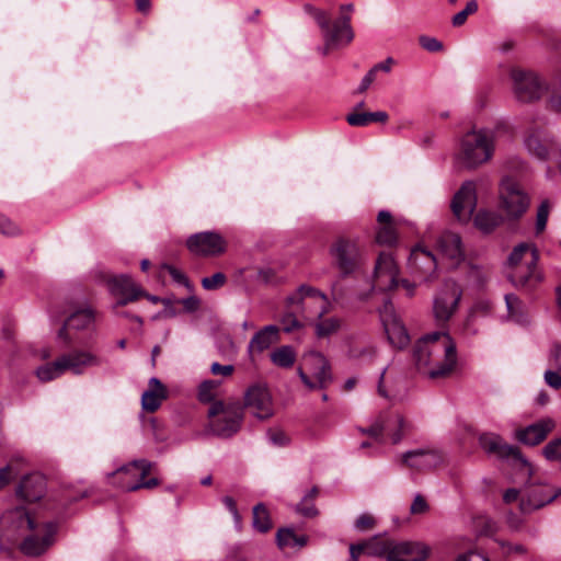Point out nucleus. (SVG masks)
Segmentation results:
<instances>
[{"label": "nucleus", "instance_id": "obj_1", "mask_svg": "<svg viewBox=\"0 0 561 561\" xmlns=\"http://www.w3.org/2000/svg\"><path fill=\"white\" fill-rule=\"evenodd\" d=\"M416 368L432 379L451 375L457 365L456 344L447 332L422 336L413 347Z\"/></svg>", "mask_w": 561, "mask_h": 561}, {"label": "nucleus", "instance_id": "obj_2", "mask_svg": "<svg viewBox=\"0 0 561 561\" xmlns=\"http://www.w3.org/2000/svg\"><path fill=\"white\" fill-rule=\"evenodd\" d=\"M496 129L480 128L466 133L459 146L457 161L468 170L489 162L495 151Z\"/></svg>", "mask_w": 561, "mask_h": 561}, {"label": "nucleus", "instance_id": "obj_3", "mask_svg": "<svg viewBox=\"0 0 561 561\" xmlns=\"http://www.w3.org/2000/svg\"><path fill=\"white\" fill-rule=\"evenodd\" d=\"M304 10L309 14L319 28L323 37V46L318 50L322 56H327L331 50L347 46L354 38V32L351 26L350 18L346 15L331 22L330 14L312 4H305Z\"/></svg>", "mask_w": 561, "mask_h": 561}, {"label": "nucleus", "instance_id": "obj_4", "mask_svg": "<svg viewBox=\"0 0 561 561\" xmlns=\"http://www.w3.org/2000/svg\"><path fill=\"white\" fill-rule=\"evenodd\" d=\"M207 415L211 434L221 438H229L240 431L244 412L240 402L214 401Z\"/></svg>", "mask_w": 561, "mask_h": 561}, {"label": "nucleus", "instance_id": "obj_5", "mask_svg": "<svg viewBox=\"0 0 561 561\" xmlns=\"http://www.w3.org/2000/svg\"><path fill=\"white\" fill-rule=\"evenodd\" d=\"M370 547L375 557H383L387 561H425L431 552L424 542L396 541L381 536L380 541H374Z\"/></svg>", "mask_w": 561, "mask_h": 561}, {"label": "nucleus", "instance_id": "obj_6", "mask_svg": "<svg viewBox=\"0 0 561 561\" xmlns=\"http://www.w3.org/2000/svg\"><path fill=\"white\" fill-rule=\"evenodd\" d=\"M301 381L310 390L324 389L333 380L331 365L327 357L317 351L307 352L298 367Z\"/></svg>", "mask_w": 561, "mask_h": 561}, {"label": "nucleus", "instance_id": "obj_7", "mask_svg": "<svg viewBox=\"0 0 561 561\" xmlns=\"http://www.w3.org/2000/svg\"><path fill=\"white\" fill-rule=\"evenodd\" d=\"M332 265L342 276L355 273L364 263L365 255L356 240L339 237L330 245Z\"/></svg>", "mask_w": 561, "mask_h": 561}, {"label": "nucleus", "instance_id": "obj_8", "mask_svg": "<svg viewBox=\"0 0 561 561\" xmlns=\"http://www.w3.org/2000/svg\"><path fill=\"white\" fill-rule=\"evenodd\" d=\"M58 525L55 522H37L22 537L20 550L27 557H38L45 553L55 541Z\"/></svg>", "mask_w": 561, "mask_h": 561}, {"label": "nucleus", "instance_id": "obj_9", "mask_svg": "<svg viewBox=\"0 0 561 561\" xmlns=\"http://www.w3.org/2000/svg\"><path fill=\"white\" fill-rule=\"evenodd\" d=\"M520 472L526 474L528 478V480L525 483L523 496L519 502V510L522 513L529 514L536 510H539L554 501L561 493L560 490H557L547 483L534 481V467L531 476H528L525 471Z\"/></svg>", "mask_w": 561, "mask_h": 561}, {"label": "nucleus", "instance_id": "obj_10", "mask_svg": "<svg viewBox=\"0 0 561 561\" xmlns=\"http://www.w3.org/2000/svg\"><path fill=\"white\" fill-rule=\"evenodd\" d=\"M35 520L23 506L8 510L0 516V537L10 543H15L27 534Z\"/></svg>", "mask_w": 561, "mask_h": 561}, {"label": "nucleus", "instance_id": "obj_11", "mask_svg": "<svg viewBox=\"0 0 561 561\" xmlns=\"http://www.w3.org/2000/svg\"><path fill=\"white\" fill-rule=\"evenodd\" d=\"M501 208L511 219L520 218L529 207V196L519 183L512 178H505L500 184Z\"/></svg>", "mask_w": 561, "mask_h": 561}, {"label": "nucleus", "instance_id": "obj_12", "mask_svg": "<svg viewBox=\"0 0 561 561\" xmlns=\"http://www.w3.org/2000/svg\"><path fill=\"white\" fill-rule=\"evenodd\" d=\"M479 444L485 453L501 459L511 458L519 471H525L528 476L533 474V465L522 456L517 447L506 444L501 436L484 433L479 437Z\"/></svg>", "mask_w": 561, "mask_h": 561}, {"label": "nucleus", "instance_id": "obj_13", "mask_svg": "<svg viewBox=\"0 0 561 561\" xmlns=\"http://www.w3.org/2000/svg\"><path fill=\"white\" fill-rule=\"evenodd\" d=\"M106 285L111 295L117 298L112 309L118 316H126L118 312L119 307L134 302L141 298V295H145V290L127 274L108 277Z\"/></svg>", "mask_w": 561, "mask_h": 561}, {"label": "nucleus", "instance_id": "obj_14", "mask_svg": "<svg viewBox=\"0 0 561 561\" xmlns=\"http://www.w3.org/2000/svg\"><path fill=\"white\" fill-rule=\"evenodd\" d=\"M410 425L401 414H380L378 419L368 427L363 428L362 433L369 435L376 440L382 443L383 432H389L392 444H398L403 438Z\"/></svg>", "mask_w": 561, "mask_h": 561}, {"label": "nucleus", "instance_id": "obj_15", "mask_svg": "<svg viewBox=\"0 0 561 561\" xmlns=\"http://www.w3.org/2000/svg\"><path fill=\"white\" fill-rule=\"evenodd\" d=\"M462 297L461 287L454 280H446L434 298L433 311L438 322H447L456 312Z\"/></svg>", "mask_w": 561, "mask_h": 561}, {"label": "nucleus", "instance_id": "obj_16", "mask_svg": "<svg viewBox=\"0 0 561 561\" xmlns=\"http://www.w3.org/2000/svg\"><path fill=\"white\" fill-rule=\"evenodd\" d=\"M511 79L515 98L523 103L539 100L543 93V87L538 76L524 69H512Z\"/></svg>", "mask_w": 561, "mask_h": 561}, {"label": "nucleus", "instance_id": "obj_17", "mask_svg": "<svg viewBox=\"0 0 561 561\" xmlns=\"http://www.w3.org/2000/svg\"><path fill=\"white\" fill-rule=\"evenodd\" d=\"M188 251L197 256H219L227 250L226 239L215 231H203L190 236L186 240Z\"/></svg>", "mask_w": 561, "mask_h": 561}, {"label": "nucleus", "instance_id": "obj_18", "mask_svg": "<svg viewBox=\"0 0 561 561\" xmlns=\"http://www.w3.org/2000/svg\"><path fill=\"white\" fill-rule=\"evenodd\" d=\"M244 408L257 420L264 421L272 417L274 407L267 387L262 383L250 386L244 393Z\"/></svg>", "mask_w": 561, "mask_h": 561}, {"label": "nucleus", "instance_id": "obj_19", "mask_svg": "<svg viewBox=\"0 0 561 561\" xmlns=\"http://www.w3.org/2000/svg\"><path fill=\"white\" fill-rule=\"evenodd\" d=\"M379 313L389 342L398 348L407 346L410 340L409 334L399 318L394 314L391 301L386 300Z\"/></svg>", "mask_w": 561, "mask_h": 561}, {"label": "nucleus", "instance_id": "obj_20", "mask_svg": "<svg viewBox=\"0 0 561 561\" xmlns=\"http://www.w3.org/2000/svg\"><path fill=\"white\" fill-rule=\"evenodd\" d=\"M537 261L538 254L534 249L524 266H518L510 272L508 278L515 287L530 289L542 280V275L537 270Z\"/></svg>", "mask_w": 561, "mask_h": 561}, {"label": "nucleus", "instance_id": "obj_21", "mask_svg": "<svg viewBox=\"0 0 561 561\" xmlns=\"http://www.w3.org/2000/svg\"><path fill=\"white\" fill-rule=\"evenodd\" d=\"M477 206L476 185L471 181L465 182L455 194L451 202L454 215L460 221H468Z\"/></svg>", "mask_w": 561, "mask_h": 561}, {"label": "nucleus", "instance_id": "obj_22", "mask_svg": "<svg viewBox=\"0 0 561 561\" xmlns=\"http://www.w3.org/2000/svg\"><path fill=\"white\" fill-rule=\"evenodd\" d=\"M398 267L393 257L380 253L375 266V286L380 290H391L398 286Z\"/></svg>", "mask_w": 561, "mask_h": 561}, {"label": "nucleus", "instance_id": "obj_23", "mask_svg": "<svg viewBox=\"0 0 561 561\" xmlns=\"http://www.w3.org/2000/svg\"><path fill=\"white\" fill-rule=\"evenodd\" d=\"M402 463L416 471H427L443 462L440 453L434 449L409 450L401 456Z\"/></svg>", "mask_w": 561, "mask_h": 561}, {"label": "nucleus", "instance_id": "obj_24", "mask_svg": "<svg viewBox=\"0 0 561 561\" xmlns=\"http://www.w3.org/2000/svg\"><path fill=\"white\" fill-rule=\"evenodd\" d=\"M46 493V479L39 472H32L22 477L16 495L26 502L39 501Z\"/></svg>", "mask_w": 561, "mask_h": 561}, {"label": "nucleus", "instance_id": "obj_25", "mask_svg": "<svg viewBox=\"0 0 561 561\" xmlns=\"http://www.w3.org/2000/svg\"><path fill=\"white\" fill-rule=\"evenodd\" d=\"M64 373L81 375L88 367L99 366L100 358L91 352L76 350L59 356Z\"/></svg>", "mask_w": 561, "mask_h": 561}, {"label": "nucleus", "instance_id": "obj_26", "mask_svg": "<svg viewBox=\"0 0 561 561\" xmlns=\"http://www.w3.org/2000/svg\"><path fill=\"white\" fill-rule=\"evenodd\" d=\"M94 321L93 310L84 308L72 312L64 325L58 330L57 337L62 340L65 345L68 346L72 343V337L69 334V330H84L89 328Z\"/></svg>", "mask_w": 561, "mask_h": 561}, {"label": "nucleus", "instance_id": "obj_27", "mask_svg": "<svg viewBox=\"0 0 561 561\" xmlns=\"http://www.w3.org/2000/svg\"><path fill=\"white\" fill-rule=\"evenodd\" d=\"M554 422L550 419L541 420L523 430L517 431L516 437L519 442L535 446L541 443L553 430Z\"/></svg>", "mask_w": 561, "mask_h": 561}, {"label": "nucleus", "instance_id": "obj_28", "mask_svg": "<svg viewBox=\"0 0 561 561\" xmlns=\"http://www.w3.org/2000/svg\"><path fill=\"white\" fill-rule=\"evenodd\" d=\"M409 262L410 266L415 272H420L425 280L432 277L437 267L435 256L422 247H416L412 250Z\"/></svg>", "mask_w": 561, "mask_h": 561}, {"label": "nucleus", "instance_id": "obj_29", "mask_svg": "<svg viewBox=\"0 0 561 561\" xmlns=\"http://www.w3.org/2000/svg\"><path fill=\"white\" fill-rule=\"evenodd\" d=\"M167 396V389L161 381L156 377L150 378L149 389L141 396L142 409L150 413L156 412Z\"/></svg>", "mask_w": 561, "mask_h": 561}, {"label": "nucleus", "instance_id": "obj_30", "mask_svg": "<svg viewBox=\"0 0 561 561\" xmlns=\"http://www.w3.org/2000/svg\"><path fill=\"white\" fill-rule=\"evenodd\" d=\"M379 229L376 233V242L380 245L391 247L397 243L398 233L397 225L392 219V216L387 210H380L377 216Z\"/></svg>", "mask_w": 561, "mask_h": 561}, {"label": "nucleus", "instance_id": "obj_31", "mask_svg": "<svg viewBox=\"0 0 561 561\" xmlns=\"http://www.w3.org/2000/svg\"><path fill=\"white\" fill-rule=\"evenodd\" d=\"M305 298H313L319 299L321 301V305L317 313L318 318H322L330 311V302L327 295L320 291L319 289L307 285H301L298 288V293L296 295L287 298V302L289 305H300Z\"/></svg>", "mask_w": 561, "mask_h": 561}, {"label": "nucleus", "instance_id": "obj_32", "mask_svg": "<svg viewBox=\"0 0 561 561\" xmlns=\"http://www.w3.org/2000/svg\"><path fill=\"white\" fill-rule=\"evenodd\" d=\"M524 142L529 153L539 160H546L549 154V149L553 147L552 141L542 138V133L539 129H530Z\"/></svg>", "mask_w": 561, "mask_h": 561}, {"label": "nucleus", "instance_id": "obj_33", "mask_svg": "<svg viewBox=\"0 0 561 561\" xmlns=\"http://www.w3.org/2000/svg\"><path fill=\"white\" fill-rule=\"evenodd\" d=\"M437 244L444 256L455 262H459L463 257L461 239L457 233L450 231L442 233Z\"/></svg>", "mask_w": 561, "mask_h": 561}, {"label": "nucleus", "instance_id": "obj_34", "mask_svg": "<svg viewBox=\"0 0 561 561\" xmlns=\"http://www.w3.org/2000/svg\"><path fill=\"white\" fill-rule=\"evenodd\" d=\"M279 329L276 325H266L260 331H257L251 339L248 351L252 352H263L267 350L273 343L278 340Z\"/></svg>", "mask_w": 561, "mask_h": 561}, {"label": "nucleus", "instance_id": "obj_35", "mask_svg": "<svg viewBox=\"0 0 561 561\" xmlns=\"http://www.w3.org/2000/svg\"><path fill=\"white\" fill-rule=\"evenodd\" d=\"M130 468H135L137 470L140 471V481L137 482V483H134V484H127L125 486V489L127 491H137L141 488H145V489H153L156 488L157 485H159V480L157 478H151L149 480H144L145 477L150 472L151 468H152V463L145 460V459H140V460H135L133 461L128 467H124L122 469H119L121 472H124V471H129Z\"/></svg>", "mask_w": 561, "mask_h": 561}, {"label": "nucleus", "instance_id": "obj_36", "mask_svg": "<svg viewBox=\"0 0 561 561\" xmlns=\"http://www.w3.org/2000/svg\"><path fill=\"white\" fill-rule=\"evenodd\" d=\"M389 118V115L385 111L377 112H353L347 114L346 122L351 126L362 127L367 126L371 123H386Z\"/></svg>", "mask_w": 561, "mask_h": 561}, {"label": "nucleus", "instance_id": "obj_37", "mask_svg": "<svg viewBox=\"0 0 561 561\" xmlns=\"http://www.w3.org/2000/svg\"><path fill=\"white\" fill-rule=\"evenodd\" d=\"M504 299L507 310V320L516 323H526L527 312L523 300L514 294H506Z\"/></svg>", "mask_w": 561, "mask_h": 561}, {"label": "nucleus", "instance_id": "obj_38", "mask_svg": "<svg viewBox=\"0 0 561 561\" xmlns=\"http://www.w3.org/2000/svg\"><path fill=\"white\" fill-rule=\"evenodd\" d=\"M26 460L18 455L13 456L9 462L0 468V490L4 489L19 473Z\"/></svg>", "mask_w": 561, "mask_h": 561}, {"label": "nucleus", "instance_id": "obj_39", "mask_svg": "<svg viewBox=\"0 0 561 561\" xmlns=\"http://www.w3.org/2000/svg\"><path fill=\"white\" fill-rule=\"evenodd\" d=\"M274 365L282 368H290L296 362V352L289 345H283L274 350L271 355Z\"/></svg>", "mask_w": 561, "mask_h": 561}, {"label": "nucleus", "instance_id": "obj_40", "mask_svg": "<svg viewBox=\"0 0 561 561\" xmlns=\"http://www.w3.org/2000/svg\"><path fill=\"white\" fill-rule=\"evenodd\" d=\"M501 216L493 211L480 210L474 216V226L481 231L489 233L501 224Z\"/></svg>", "mask_w": 561, "mask_h": 561}, {"label": "nucleus", "instance_id": "obj_41", "mask_svg": "<svg viewBox=\"0 0 561 561\" xmlns=\"http://www.w3.org/2000/svg\"><path fill=\"white\" fill-rule=\"evenodd\" d=\"M252 525L260 533H267L272 528L271 516L264 504L259 503L253 507Z\"/></svg>", "mask_w": 561, "mask_h": 561}, {"label": "nucleus", "instance_id": "obj_42", "mask_svg": "<svg viewBox=\"0 0 561 561\" xmlns=\"http://www.w3.org/2000/svg\"><path fill=\"white\" fill-rule=\"evenodd\" d=\"M276 541L279 548L302 547L307 542L305 536H297L291 529L283 528L276 534Z\"/></svg>", "mask_w": 561, "mask_h": 561}, {"label": "nucleus", "instance_id": "obj_43", "mask_svg": "<svg viewBox=\"0 0 561 561\" xmlns=\"http://www.w3.org/2000/svg\"><path fill=\"white\" fill-rule=\"evenodd\" d=\"M319 321L314 325V332L318 337H328L336 333L341 328V320L336 317L318 318Z\"/></svg>", "mask_w": 561, "mask_h": 561}, {"label": "nucleus", "instance_id": "obj_44", "mask_svg": "<svg viewBox=\"0 0 561 561\" xmlns=\"http://www.w3.org/2000/svg\"><path fill=\"white\" fill-rule=\"evenodd\" d=\"M64 374L59 357L56 360L45 364L36 369V376L43 382L51 381Z\"/></svg>", "mask_w": 561, "mask_h": 561}, {"label": "nucleus", "instance_id": "obj_45", "mask_svg": "<svg viewBox=\"0 0 561 561\" xmlns=\"http://www.w3.org/2000/svg\"><path fill=\"white\" fill-rule=\"evenodd\" d=\"M531 251L533 250H530L529 245L526 243L516 245L507 260L511 271L518 266H524V264H526V260L529 259Z\"/></svg>", "mask_w": 561, "mask_h": 561}, {"label": "nucleus", "instance_id": "obj_46", "mask_svg": "<svg viewBox=\"0 0 561 561\" xmlns=\"http://www.w3.org/2000/svg\"><path fill=\"white\" fill-rule=\"evenodd\" d=\"M374 541H380V536H374L369 540L364 541L362 543L351 545V547H350L351 560L352 561H358L359 557L363 553H366L368 556L375 557L374 553L371 552L373 549L370 547V545Z\"/></svg>", "mask_w": 561, "mask_h": 561}, {"label": "nucleus", "instance_id": "obj_47", "mask_svg": "<svg viewBox=\"0 0 561 561\" xmlns=\"http://www.w3.org/2000/svg\"><path fill=\"white\" fill-rule=\"evenodd\" d=\"M478 11V3L476 0H470L463 10L455 14L451 19V23L454 26L458 27L466 23L468 16Z\"/></svg>", "mask_w": 561, "mask_h": 561}, {"label": "nucleus", "instance_id": "obj_48", "mask_svg": "<svg viewBox=\"0 0 561 561\" xmlns=\"http://www.w3.org/2000/svg\"><path fill=\"white\" fill-rule=\"evenodd\" d=\"M218 387V382L214 380H205L199 385L198 399L202 402H210L215 397V390Z\"/></svg>", "mask_w": 561, "mask_h": 561}, {"label": "nucleus", "instance_id": "obj_49", "mask_svg": "<svg viewBox=\"0 0 561 561\" xmlns=\"http://www.w3.org/2000/svg\"><path fill=\"white\" fill-rule=\"evenodd\" d=\"M550 213V204L548 201H543L537 209L536 217V232L541 233L547 225V220Z\"/></svg>", "mask_w": 561, "mask_h": 561}, {"label": "nucleus", "instance_id": "obj_50", "mask_svg": "<svg viewBox=\"0 0 561 561\" xmlns=\"http://www.w3.org/2000/svg\"><path fill=\"white\" fill-rule=\"evenodd\" d=\"M227 277L224 273L218 272L209 277L202 279V286L206 290H215L222 287L226 284Z\"/></svg>", "mask_w": 561, "mask_h": 561}, {"label": "nucleus", "instance_id": "obj_51", "mask_svg": "<svg viewBox=\"0 0 561 561\" xmlns=\"http://www.w3.org/2000/svg\"><path fill=\"white\" fill-rule=\"evenodd\" d=\"M543 455L548 460L561 461V438L549 442L543 448Z\"/></svg>", "mask_w": 561, "mask_h": 561}, {"label": "nucleus", "instance_id": "obj_52", "mask_svg": "<svg viewBox=\"0 0 561 561\" xmlns=\"http://www.w3.org/2000/svg\"><path fill=\"white\" fill-rule=\"evenodd\" d=\"M358 531H367L376 526V518L368 513L360 514L354 524Z\"/></svg>", "mask_w": 561, "mask_h": 561}, {"label": "nucleus", "instance_id": "obj_53", "mask_svg": "<svg viewBox=\"0 0 561 561\" xmlns=\"http://www.w3.org/2000/svg\"><path fill=\"white\" fill-rule=\"evenodd\" d=\"M279 321L283 327V330L287 333L301 328V323L298 321V319L293 312L284 313Z\"/></svg>", "mask_w": 561, "mask_h": 561}, {"label": "nucleus", "instance_id": "obj_54", "mask_svg": "<svg viewBox=\"0 0 561 561\" xmlns=\"http://www.w3.org/2000/svg\"><path fill=\"white\" fill-rule=\"evenodd\" d=\"M0 232L7 236H16L20 233V228L8 217L0 214Z\"/></svg>", "mask_w": 561, "mask_h": 561}, {"label": "nucleus", "instance_id": "obj_55", "mask_svg": "<svg viewBox=\"0 0 561 561\" xmlns=\"http://www.w3.org/2000/svg\"><path fill=\"white\" fill-rule=\"evenodd\" d=\"M478 314L473 311L469 310L466 320L463 322V332L467 335H476L479 332L478 327L476 325Z\"/></svg>", "mask_w": 561, "mask_h": 561}, {"label": "nucleus", "instance_id": "obj_56", "mask_svg": "<svg viewBox=\"0 0 561 561\" xmlns=\"http://www.w3.org/2000/svg\"><path fill=\"white\" fill-rule=\"evenodd\" d=\"M420 45L427 51H439L443 49V44L435 37L421 36Z\"/></svg>", "mask_w": 561, "mask_h": 561}, {"label": "nucleus", "instance_id": "obj_57", "mask_svg": "<svg viewBox=\"0 0 561 561\" xmlns=\"http://www.w3.org/2000/svg\"><path fill=\"white\" fill-rule=\"evenodd\" d=\"M427 511H428V504L425 501V499L420 494L415 495V497L411 504V507H410L411 514H424Z\"/></svg>", "mask_w": 561, "mask_h": 561}, {"label": "nucleus", "instance_id": "obj_58", "mask_svg": "<svg viewBox=\"0 0 561 561\" xmlns=\"http://www.w3.org/2000/svg\"><path fill=\"white\" fill-rule=\"evenodd\" d=\"M162 268L165 270L170 276L173 278L174 282L179 284H187L186 276L176 267L170 265V264H163Z\"/></svg>", "mask_w": 561, "mask_h": 561}, {"label": "nucleus", "instance_id": "obj_59", "mask_svg": "<svg viewBox=\"0 0 561 561\" xmlns=\"http://www.w3.org/2000/svg\"><path fill=\"white\" fill-rule=\"evenodd\" d=\"M545 381L553 389L561 388V375L557 371L547 370L543 375Z\"/></svg>", "mask_w": 561, "mask_h": 561}, {"label": "nucleus", "instance_id": "obj_60", "mask_svg": "<svg viewBox=\"0 0 561 561\" xmlns=\"http://www.w3.org/2000/svg\"><path fill=\"white\" fill-rule=\"evenodd\" d=\"M267 435L272 444L276 446H286L289 442L288 437L283 431H268Z\"/></svg>", "mask_w": 561, "mask_h": 561}, {"label": "nucleus", "instance_id": "obj_61", "mask_svg": "<svg viewBox=\"0 0 561 561\" xmlns=\"http://www.w3.org/2000/svg\"><path fill=\"white\" fill-rule=\"evenodd\" d=\"M478 316H488L492 310V305L489 300H479L470 309Z\"/></svg>", "mask_w": 561, "mask_h": 561}, {"label": "nucleus", "instance_id": "obj_62", "mask_svg": "<svg viewBox=\"0 0 561 561\" xmlns=\"http://www.w3.org/2000/svg\"><path fill=\"white\" fill-rule=\"evenodd\" d=\"M234 370L232 365H221L219 363H214L210 367V371L213 375L220 376H230Z\"/></svg>", "mask_w": 561, "mask_h": 561}, {"label": "nucleus", "instance_id": "obj_63", "mask_svg": "<svg viewBox=\"0 0 561 561\" xmlns=\"http://www.w3.org/2000/svg\"><path fill=\"white\" fill-rule=\"evenodd\" d=\"M500 543H501L502 548L505 550V553H507V554L515 553V554L523 556V554H526V552H527L526 547L523 545H519V543L513 545V543L504 542V541H501Z\"/></svg>", "mask_w": 561, "mask_h": 561}, {"label": "nucleus", "instance_id": "obj_64", "mask_svg": "<svg viewBox=\"0 0 561 561\" xmlns=\"http://www.w3.org/2000/svg\"><path fill=\"white\" fill-rule=\"evenodd\" d=\"M456 561H489V558L478 551H469L468 553L460 554Z\"/></svg>", "mask_w": 561, "mask_h": 561}]
</instances>
